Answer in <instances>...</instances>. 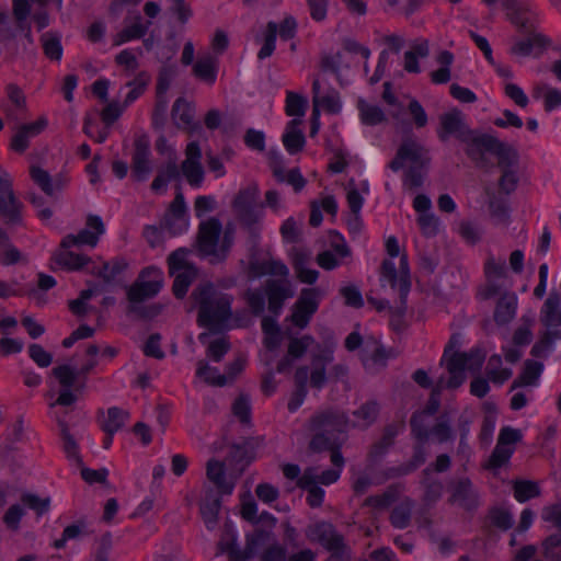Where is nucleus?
Masks as SVG:
<instances>
[{"mask_svg": "<svg viewBox=\"0 0 561 561\" xmlns=\"http://www.w3.org/2000/svg\"><path fill=\"white\" fill-rule=\"evenodd\" d=\"M514 453V447H505L496 444L490 459H489V468L497 469L505 465Z\"/></svg>", "mask_w": 561, "mask_h": 561, "instance_id": "680f3d73", "label": "nucleus"}, {"mask_svg": "<svg viewBox=\"0 0 561 561\" xmlns=\"http://www.w3.org/2000/svg\"><path fill=\"white\" fill-rule=\"evenodd\" d=\"M48 122L45 117H39L37 121L20 126L12 137L11 148L16 152L26 150L30 139L39 135L47 126Z\"/></svg>", "mask_w": 561, "mask_h": 561, "instance_id": "bb28decb", "label": "nucleus"}, {"mask_svg": "<svg viewBox=\"0 0 561 561\" xmlns=\"http://www.w3.org/2000/svg\"><path fill=\"white\" fill-rule=\"evenodd\" d=\"M455 61V56L451 51L440 49L435 56V62L438 68L430 72V79L434 84H445L451 79V66Z\"/></svg>", "mask_w": 561, "mask_h": 561, "instance_id": "7c9ffc66", "label": "nucleus"}, {"mask_svg": "<svg viewBox=\"0 0 561 561\" xmlns=\"http://www.w3.org/2000/svg\"><path fill=\"white\" fill-rule=\"evenodd\" d=\"M181 174L193 187H199L204 181V168L202 164V149L197 141H191L185 148V159L181 163Z\"/></svg>", "mask_w": 561, "mask_h": 561, "instance_id": "a211bd4d", "label": "nucleus"}, {"mask_svg": "<svg viewBox=\"0 0 561 561\" xmlns=\"http://www.w3.org/2000/svg\"><path fill=\"white\" fill-rule=\"evenodd\" d=\"M221 224L216 218L201 222L198 228V248L205 255H217V247L221 233Z\"/></svg>", "mask_w": 561, "mask_h": 561, "instance_id": "5701e85b", "label": "nucleus"}, {"mask_svg": "<svg viewBox=\"0 0 561 561\" xmlns=\"http://www.w3.org/2000/svg\"><path fill=\"white\" fill-rule=\"evenodd\" d=\"M128 416V413L122 409L110 408L106 414L103 415L101 427L106 434L114 435L124 426Z\"/></svg>", "mask_w": 561, "mask_h": 561, "instance_id": "37998d69", "label": "nucleus"}, {"mask_svg": "<svg viewBox=\"0 0 561 561\" xmlns=\"http://www.w3.org/2000/svg\"><path fill=\"white\" fill-rule=\"evenodd\" d=\"M543 370V364L536 360H526L522 374L512 385V389L526 386H536Z\"/></svg>", "mask_w": 561, "mask_h": 561, "instance_id": "a19ab883", "label": "nucleus"}, {"mask_svg": "<svg viewBox=\"0 0 561 561\" xmlns=\"http://www.w3.org/2000/svg\"><path fill=\"white\" fill-rule=\"evenodd\" d=\"M419 227L424 236H435L438 230V220L431 214H421L417 217Z\"/></svg>", "mask_w": 561, "mask_h": 561, "instance_id": "338daca9", "label": "nucleus"}, {"mask_svg": "<svg viewBox=\"0 0 561 561\" xmlns=\"http://www.w3.org/2000/svg\"><path fill=\"white\" fill-rule=\"evenodd\" d=\"M317 478L318 469L308 468L297 482L298 486L308 489L307 502L312 507L320 506L324 497V491L317 485Z\"/></svg>", "mask_w": 561, "mask_h": 561, "instance_id": "c756f323", "label": "nucleus"}, {"mask_svg": "<svg viewBox=\"0 0 561 561\" xmlns=\"http://www.w3.org/2000/svg\"><path fill=\"white\" fill-rule=\"evenodd\" d=\"M387 358L388 356L385 348H382L377 343H374L371 351H368L367 348L365 350L363 355V363L367 369L375 370L383 367L386 365Z\"/></svg>", "mask_w": 561, "mask_h": 561, "instance_id": "3c124183", "label": "nucleus"}, {"mask_svg": "<svg viewBox=\"0 0 561 561\" xmlns=\"http://www.w3.org/2000/svg\"><path fill=\"white\" fill-rule=\"evenodd\" d=\"M260 207H262L263 211L264 208H270L274 214L278 215L285 209V202L277 190L271 188L265 192L264 202L260 204Z\"/></svg>", "mask_w": 561, "mask_h": 561, "instance_id": "13d9d810", "label": "nucleus"}, {"mask_svg": "<svg viewBox=\"0 0 561 561\" xmlns=\"http://www.w3.org/2000/svg\"><path fill=\"white\" fill-rule=\"evenodd\" d=\"M32 180L47 194L53 195L54 187L50 175L47 171L39 167L33 165L30 169Z\"/></svg>", "mask_w": 561, "mask_h": 561, "instance_id": "e2e57ef3", "label": "nucleus"}, {"mask_svg": "<svg viewBox=\"0 0 561 561\" xmlns=\"http://www.w3.org/2000/svg\"><path fill=\"white\" fill-rule=\"evenodd\" d=\"M346 415L337 410H327L314 414L308 424L313 435L310 448L313 450L333 449L336 444V434L350 427Z\"/></svg>", "mask_w": 561, "mask_h": 561, "instance_id": "20e7f679", "label": "nucleus"}, {"mask_svg": "<svg viewBox=\"0 0 561 561\" xmlns=\"http://www.w3.org/2000/svg\"><path fill=\"white\" fill-rule=\"evenodd\" d=\"M44 54L54 60H59L62 55L60 36L55 33H44L41 37Z\"/></svg>", "mask_w": 561, "mask_h": 561, "instance_id": "603ef678", "label": "nucleus"}, {"mask_svg": "<svg viewBox=\"0 0 561 561\" xmlns=\"http://www.w3.org/2000/svg\"><path fill=\"white\" fill-rule=\"evenodd\" d=\"M308 378V368L300 367L297 369L295 374V381L297 383V389L293 393L291 398L288 401V410L290 412H295L304 402L307 396L306 382Z\"/></svg>", "mask_w": 561, "mask_h": 561, "instance_id": "a18cd8bd", "label": "nucleus"}, {"mask_svg": "<svg viewBox=\"0 0 561 561\" xmlns=\"http://www.w3.org/2000/svg\"><path fill=\"white\" fill-rule=\"evenodd\" d=\"M486 376L492 382L502 385L511 378L512 370L510 368L502 367V359L500 355H493L489 358L486 365Z\"/></svg>", "mask_w": 561, "mask_h": 561, "instance_id": "09e8293b", "label": "nucleus"}, {"mask_svg": "<svg viewBox=\"0 0 561 561\" xmlns=\"http://www.w3.org/2000/svg\"><path fill=\"white\" fill-rule=\"evenodd\" d=\"M380 282L389 284L391 288L399 291L402 300L405 299L411 287L407 255L400 256L399 267H396L391 260H385L381 265Z\"/></svg>", "mask_w": 561, "mask_h": 561, "instance_id": "4468645a", "label": "nucleus"}, {"mask_svg": "<svg viewBox=\"0 0 561 561\" xmlns=\"http://www.w3.org/2000/svg\"><path fill=\"white\" fill-rule=\"evenodd\" d=\"M378 411L379 408L377 402L368 401L364 403L356 411H354V420L352 422V426L359 428H366L370 426L376 421Z\"/></svg>", "mask_w": 561, "mask_h": 561, "instance_id": "c03bdc74", "label": "nucleus"}, {"mask_svg": "<svg viewBox=\"0 0 561 561\" xmlns=\"http://www.w3.org/2000/svg\"><path fill=\"white\" fill-rule=\"evenodd\" d=\"M524 32L529 33V36L524 39H517L513 44L510 51L514 56L527 57L533 54L535 48L542 50L551 44L550 39L546 35L536 32V30Z\"/></svg>", "mask_w": 561, "mask_h": 561, "instance_id": "c85d7f7f", "label": "nucleus"}, {"mask_svg": "<svg viewBox=\"0 0 561 561\" xmlns=\"http://www.w3.org/2000/svg\"><path fill=\"white\" fill-rule=\"evenodd\" d=\"M271 545L264 550L261 556V561H285L286 549L277 543L274 538L271 540Z\"/></svg>", "mask_w": 561, "mask_h": 561, "instance_id": "774afa93", "label": "nucleus"}, {"mask_svg": "<svg viewBox=\"0 0 561 561\" xmlns=\"http://www.w3.org/2000/svg\"><path fill=\"white\" fill-rule=\"evenodd\" d=\"M444 387L445 386L443 383V379H439V381L436 385V388L433 390V392L430 397L428 403H427L426 408L424 409V411H422L417 414H414L411 419L412 432L415 435V437L422 443L428 438V432L425 427L424 416L433 415L437 412V410L439 408L440 390Z\"/></svg>", "mask_w": 561, "mask_h": 561, "instance_id": "393cba45", "label": "nucleus"}, {"mask_svg": "<svg viewBox=\"0 0 561 561\" xmlns=\"http://www.w3.org/2000/svg\"><path fill=\"white\" fill-rule=\"evenodd\" d=\"M306 536L310 541L319 542L336 556H342L346 549L343 537L329 523H317L309 526Z\"/></svg>", "mask_w": 561, "mask_h": 561, "instance_id": "2eb2a0df", "label": "nucleus"}, {"mask_svg": "<svg viewBox=\"0 0 561 561\" xmlns=\"http://www.w3.org/2000/svg\"><path fill=\"white\" fill-rule=\"evenodd\" d=\"M54 260L58 265L69 271L81 270L90 261V259L87 255L69 251L68 249L61 247L60 250L55 252Z\"/></svg>", "mask_w": 561, "mask_h": 561, "instance_id": "ea45409f", "label": "nucleus"}, {"mask_svg": "<svg viewBox=\"0 0 561 561\" xmlns=\"http://www.w3.org/2000/svg\"><path fill=\"white\" fill-rule=\"evenodd\" d=\"M306 100L295 92L288 91L286 95V114L288 116H304Z\"/></svg>", "mask_w": 561, "mask_h": 561, "instance_id": "bf43d9fd", "label": "nucleus"}, {"mask_svg": "<svg viewBox=\"0 0 561 561\" xmlns=\"http://www.w3.org/2000/svg\"><path fill=\"white\" fill-rule=\"evenodd\" d=\"M232 413L241 422H249L251 416L250 399L245 394H240L232 404Z\"/></svg>", "mask_w": 561, "mask_h": 561, "instance_id": "69168bd1", "label": "nucleus"}, {"mask_svg": "<svg viewBox=\"0 0 561 561\" xmlns=\"http://www.w3.org/2000/svg\"><path fill=\"white\" fill-rule=\"evenodd\" d=\"M321 298L322 291L319 288H304L293 307L290 316L293 324L299 329L306 328L317 312Z\"/></svg>", "mask_w": 561, "mask_h": 561, "instance_id": "ddd939ff", "label": "nucleus"}, {"mask_svg": "<svg viewBox=\"0 0 561 561\" xmlns=\"http://www.w3.org/2000/svg\"><path fill=\"white\" fill-rule=\"evenodd\" d=\"M230 348L226 337H218L211 341L207 347V356L214 362H220Z\"/></svg>", "mask_w": 561, "mask_h": 561, "instance_id": "0e129e2a", "label": "nucleus"}, {"mask_svg": "<svg viewBox=\"0 0 561 561\" xmlns=\"http://www.w3.org/2000/svg\"><path fill=\"white\" fill-rule=\"evenodd\" d=\"M220 501L217 497L206 495L201 503V515L208 529H214L218 522Z\"/></svg>", "mask_w": 561, "mask_h": 561, "instance_id": "de8ad7c7", "label": "nucleus"}, {"mask_svg": "<svg viewBox=\"0 0 561 561\" xmlns=\"http://www.w3.org/2000/svg\"><path fill=\"white\" fill-rule=\"evenodd\" d=\"M206 476L220 494L229 495L233 492L240 473L227 472L222 462L210 459L206 466Z\"/></svg>", "mask_w": 561, "mask_h": 561, "instance_id": "4be33fe9", "label": "nucleus"}, {"mask_svg": "<svg viewBox=\"0 0 561 561\" xmlns=\"http://www.w3.org/2000/svg\"><path fill=\"white\" fill-rule=\"evenodd\" d=\"M169 273L174 277L173 293L178 298H183L190 285L197 276L195 266L188 261V252L179 249L168 257Z\"/></svg>", "mask_w": 561, "mask_h": 561, "instance_id": "9d476101", "label": "nucleus"}, {"mask_svg": "<svg viewBox=\"0 0 561 561\" xmlns=\"http://www.w3.org/2000/svg\"><path fill=\"white\" fill-rule=\"evenodd\" d=\"M501 3L512 24L520 31L536 30L539 22L538 13L529 4L519 0H501Z\"/></svg>", "mask_w": 561, "mask_h": 561, "instance_id": "f3484780", "label": "nucleus"}, {"mask_svg": "<svg viewBox=\"0 0 561 561\" xmlns=\"http://www.w3.org/2000/svg\"><path fill=\"white\" fill-rule=\"evenodd\" d=\"M331 461L334 465V469L325 470L321 474L318 473L317 483L331 484L340 478L341 468L344 465V459L339 450L332 449Z\"/></svg>", "mask_w": 561, "mask_h": 561, "instance_id": "864d4df0", "label": "nucleus"}, {"mask_svg": "<svg viewBox=\"0 0 561 561\" xmlns=\"http://www.w3.org/2000/svg\"><path fill=\"white\" fill-rule=\"evenodd\" d=\"M357 108L360 122L367 126H376L387 121L385 112L376 104L369 103L363 99L358 100Z\"/></svg>", "mask_w": 561, "mask_h": 561, "instance_id": "58836bf2", "label": "nucleus"}, {"mask_svg": "<svg viewBox=\"0 0 561 561\" xmlns=\"http://www.w3.org/2000/svg\"><path fill=\"white\" fill-rule=\"evenodd\" d=\"M0 217L8 224H15L21 217V204L13 190L0 196Z\"/></svg>", "mask_w": 561, "mask_h": 561, "instance_id": "4c0bfd02", "label": "nucleus"}, {"mask_svg": "<svg viewBox=\"0 0 561 561\" xmlns=\"http://www.w3.org/2000/svg\"><path fill=\"white\" fill-rule=\"evenodd\" d=\"M53 375L57 378L58 382L64 389L73 387L77 378V373L68 365H61L53 368Z\"/></svg>", "mask_w": 561, "mask_h": 561, "instance_id": "052dcab7", "label": "nucleus"}, {"mask_svg": "<svg viewBox=\"0 0 561 561\" xmlns=\"http://www.w3.org/2000/svg\"><path fill=\"white\" fill-rule=\"evenodd\" d=\"M313 343L310 335L291 339L288 344L287 356L277 364V371L284 373L290 368L293 360L300 358Z\"/></svg>", "mask_w": 561, "mask_h": 561, "instance_id": "2f4dec72", "label": "nucleus"}, {"mask_svg": "<svg viewBox=\"0 0 561 561\" xmlns=\"http://www.w3.org/2000/svg\"><path fill=\"white\" fill-rule=\"evenodd\" d=\"M260 187L256 182H251L241 187L231 202V208L238 221L249 230L255 229L264 218V211L257 199Z\"/></svg>", "mask_w": 561, "mask_h": 561, "instance_id": "0eeeda50", "label": "nucleus"}, {"mask_svg": "<svg viewBox=\"0 0 561 561\" xmlns=\"http://www.w3.org/2000/svg\"><path fill=\"white\" fill-rule=\"evenodd\" d=\"M540 322L546 328L539 341L533 346L531 354L546 357L556 341L561 340V296L552 290L540 309Z\"/></svg>", "mask_w": 561, "mask_h": 561, "instance_id": "423d86ee", "label": "nucleus"}, {"mask_svg": "<svg viewBox=\"0 0 561 561\" xmlns=\"http://www.w3.org/2000/svg\"><path fill=\"white\" fill-rule=\"evenodd\" d=\"M150 144L147 137L135 140V150L131 162V174L138 181H144L151 171Z\"/></svg>", "mask_w": 561, "mask_h": 561, "instance_id": "a878e982", "label": "nucleus"}, {"mask_svg": "<svg viewBox=\"0 0 561 561\" xmlns=\"http://www.w3.org/2000/svg\"><path fill=\"white\" fill-rule=\"evenodd\" d=\"M412 512V503L404 501L396 506L391 513V523L397 528H405L409 525Z\"/></svg>", "mask_w": 561, "mask_h": 561, "instance_id": "4d7b16f0", "label": "nucleus"}, {"mask_svg": "<svg viewBox=\"0 0 561 561\" xmlns=\"http://www.w3.org/2000/svg\"><path fill=\"white\" fill-rule=\"evenodd\" d=\"M312 102L314 108H322L329 113H337L341 108L340 99L336 92H331L325 95H320V82L318 79L312 83Z\"/></svg>", "mask_w": 561, "mask_h": 561, "instance_id": "e433bc0d", "label": "nucleus"}, {"mask_svg": "<svg viewBox=\"0 0 561 561\" xmlns=\"http://www.w3.org/2000/svg\"><path fill=\"white\" fill-rule=\"evenodd\" d=\"M458 344V339L453 336L445 347L442 363H445L449 377L446 381V388L456 389L466 380V371L478 373L482 367L485 355L479 350L470 352H454Z\"/></svg>", "mask_w": 561, "mask_h": 561, "instance_id": "39448f33", "label": "nucleus"}, {"mask_svg": "<svg viewBox=\"0 0 561 561\" xmlns=\"http://www.w3.org/2000/svg\"><path fill=\"white\" fill-rule=\"evenodd\" d=\"M163 225L173 236L186 231L188 227V219L186 214V204L181 192L175 195L174 199L170 204V207L163 218Z\"/></svg>", "mask_w": 561, "mask_h": 561, "instance_id": "412c9836", "label": "nucleus"}, {"mask_svg": "<svg viewBox=\"0 0 561 561\" xmlns=\"http://www.w3.org/2000/svg\"><path fill=\"white\" fill-rule=\"evenodd\" d=\"M104 232L105 227L102 219L99 216L89 215L87 218V227L77 234H67L61 240L60 247L65 249L80 245L94 248Z\"/></svg>", "mask_w": 561, "mask_h": 561, "instance_id": "dca6fc26", "label": "nucleus"}, {"mask_svg": "<svg viewBox=\"0 0 561 561\" xmlns=\"http://www.w3.org/2000/svg\"><path fill=\"white\" fill-rule=\"evenodd\" d=\"M449 502L471 511L479 505V493L469 479H459L449 485Z\"/></svg>", "mask_w": 561, "mask_h": 561, "instance_id": "aec40b11", "label": "nucleus"}, {"mask_svg": "<svg viewBox=\"0 0 561 561\" xmlns=\"http://www.w3.org/2000/svg\"><path fill=\"white\" fill-rule=\"evenodd\" d=\"M276 37H277V23L271 21L266 25L264 43L257 53L259 59H261V60L265 59L274 53L275 47H276Z\"/></svg>", "mask_w": 561, "mask_h": 561, "instance_id": "5fc2aeb1", "label": "nucleus"}, {"mask_svg": "<svg viewBox=\"0 0 561 561\" xmlns=\"http://www.w3.org/2000/svg\"><path fill=\"white\" fill-rule=\"evenodd\" d=\"M192 299L198 308L201 327L218 329L231 316V297L216 290L210 283L199 284L192 293Z\"/></svg>", "mask_w": 561, "mask_h": 561, "instance_id": "f03ea898", "label": "nucleus"}, {"mask_svg": "<svg viewBox=\"0 0 561 561\" xmlns=\"http://www.w3.org/2000/svg\"><path fill=\"white\" fill-rule=\"evenodd\" d=\"M196 376L211 386L222 387L227 383L225 374H220L217 368L210 367L206 362L197 363Z\"/></svg>", "mask_w": 561, "mask_h": 561, "instance_id": "8fccbe9b", "label": "nucleus"}, {"mask_svg": "<svg viewBox=\"0 0 561 561\" xmlns=\"http://www.w3.org/2000/svg\"><path fill=\"white\" fill-rule=\"evenodd\" d=\"M194 116L195 107L192 103L183 98L175 100L172 106L171 117L179 129L185 130L188 135L198 131L201 126L198 123L194 122Z\"/></svg>", "mask_w": 561, "mask_h": 561, "instance_id": "b1692460", "label": "nucleus"}, {"mask_svg": "<svg viewBox=\"0 0 561 561\" xmlns=\"http://www.w3.org/2000/svg\"><path fill=\"white\" fill-rule=\"evenodd\" d=\"M439 122L440 129L438 131V136L442 140H446L450 136L456 137L466 145V153L468 157L476 152L474 148L482 135L471 130L466 125L459 111L453 110L443 114L439 117Z\"/></svg>", "mask_w": 561, "mask_h": 561, "instance_id": "1a4fd4ad", "label": "nucleus"}, {"mask_svg": "<svg viewBox=\"0 0 561 561\" xmlns=\"http://www.w3.org/2000/svg\"><path fill=\"white\" fill-rule=\"evenodd\" d=\"M517 310V296L515 293L505 291L499 299L495 310L494 320L499 324H506L511 322Z\"/></svg>", "mask_w": 561, "mask_h": 561, "instance_id": "72a5a7b5", "label": "nucleus"}, {"mask_svg": "<svg viewBox=\"0 0 561 561\" xmlns=\"http://www.w3.org/2000/svg\"><path fill=\"white\" fill-rule=\"evenodd\" d=\"M474 149L476 152L471 153L469 158L480 167L485 165V152H490L497 158V163L502 170H510L517 159V153L511 147L490 135H482Z\"/></svg>", "mask_w": 561, "mask_h": 561, "instance_id": "9b49d317", "label": "nucleus"}, {"mask_svg": "<svg viewBox=\"0 0 561 561\" xmlns=\"http://www.w3.org/2000/svg\"><path fill=\"white\" fill-rule=\"evenodd\" d=\"M428 162L427 149L417 139L408 137L400 144L396 157L389 162V168L394 172L405 168L403 186L415 190L423 183L424 170Z\"/></svg>", "mask_w": 561, "mask_h": 561, "instance_id": "7ed1b4c3", "label": "nucleus"}, {"mask_svg": "<svg viewBox=\"0 0 561 561\" xmlns=\"http://www.w3.org/2000/svg\"><path fill=\"white\" fill-rule=\"evenodd\" d=\"M218 71V59L210 54L204 55L197 59V61L193 65V73L194 76L207 83L208 85H213L217 79Z\"/></svg>", "mask_w": 561, "mask_h": 561, "instance_id": "473e14b6", "label": "nucleus"}, {"mask_svg": "<svg viewBox=\"0 0 561 561\" xmlns=\"http://www.w3.org/2000/svg\"><path fill=\"white\" fill-rule=\"evenodd\" d=\"M484 273L489 282L484 291V298H491L501 291L500 286L494 284V282L507 276L505 261L489 255L484 264Z\"/></svg>", "mask_w": 561, "mask_h": 561, "instance_id": "cd10ccee", "label": "nucleus"}, {"mask_svg": "<svg viewBox=\"0 0 561 561\" xmlns=\"http://www.w3.org/2000/svg\"><path fill=\"white\" fill-rule=\"evenodd\" d=\"M276 517L267 512H263L254 523H260L266 529L256 528L253 533L245 537V547L243 549L236 545H231L229 553L233 561H249L257 554L260 549L270 543L273 539V528L276 525Z\"/></svg>", "mask_w": 561, "mask_h": 561, "instance_id": "6e6552de", "label": "nucleus"}, {"mask_svg": "<svg viewBox=\"0 0 561 561\" xmlns=\"http://www.w3.org/2000/svg\"><path fill=\"white\" fill-rule=\"evenodd\" d=\"M482 408L484 416L480 432V439L483 443L489 444L492 439L493 432L495 428L497 410L495 404L489 401L484 402Z\"/></svg>", "mask_w": 561, "mask_h": 561, "instance_id": "49530a36", "label": "nucleus"}, {"mask_svg": "<svg viewBox=\"0 0 561 561\" xmlns=\"http://www.w3.org/2000/svg\"><path fill=\"white\" fill-rule=\"evenodd\" d=\"M540 494L539 486L533 481H516L514 483V496L518 502H526Z\"/></svg>", "mask_w": 561, "mask_h": 561, "instance_id": "6e6d98bb", "label": "nucleus"}, {"mask_svg": "<svg viewBox=\"0 0 561 561\" xmlns=\"http://www.w3.org/2000/svg\"><path fill=\"white\" fill-rule=\"evenodd\" d=\"M150 26L151 21H144L138 12L128 14L124 19L123 28L113 36V45L121 46L125 43L142 38Z\"/></svg>", "mask_w": 561, "mask_h": 561, "instance_id": "6ab92c4d", "label": "nucleus"}, {"mask_svg": "<svg viewBox=\"0 0 561 561\" xmlns=\"http://www.w3.org/2000/svg\"><path fill=\"white\" fill-rule=\"evenodd\" d=\"M163 284V274L161 270L150 266L145 268L136 283L127 290V297L130 302L137 304L154 297Z\"/></svg>", "mask_w": 561, "mask_h": 561, "instance_id": "f8f14e48", "label": "nucleus"}, {"mask_svg": "<svg viewBox=\"0 0 561 561\" xmlns=\"http://www.w3.org/2000/svg\"><path fill=\"white\" fill-rule=\"evenodd\" d=\"M12 13L11 19L4 11H0V54L7 58L14 57L21 48L26 50L34 43L27 22L28 1L12 0Z\"/></svg>", "mask_w": 561, "mask_h": 561, "instance_id": "f257e3e1", "label": "nucleus"}, {"mask_svg": "<svg viewBox=\"0 0 561 561\" xmlns=\"http://www.w3.org/2000/svg\"><path fill=\"white\" fill-rule=\"evenodd\" d=\"M533 98L542 99L547 112H551L561 106V91L542 82L534 85Z\"/></svg>", "mask_w": 561, "mask_h": 561, "instance_id": "c9c22d12", "label": "nucleus"}, {"mask_svg": "<svg viewBox=\"0 0 561 561\" xmlns=\"http://www.w3.org/2000/svg\"><path fill=\"white\" fill-rule=\"evenodd\" d=\"M266 296L270 311L277 314L283 307L284 300L291 297L293 291L289 287L273 282L267 285Z\"/></svg>", "mask_w": 561, "mask_h": 561, "instance_id": "79ce46f5", "label": "nucleus"}, {"mask_svg": "<svg viewBox=\"0 0 561 561\" xmlns=\"http://www.w3.org/2000/svg\"><path fill=\"white\" fill-rule=\"evenodd\" d=\"M301 121L294 118L287 123L285 133L283 135V144L290 154H295L302 150L305 146V136L299 128Z\"/></svg>", "mask_w": 561, "mask_h": 561, "instance_id": "f704fd0d", "label": "nucleus"}]
</instances>
